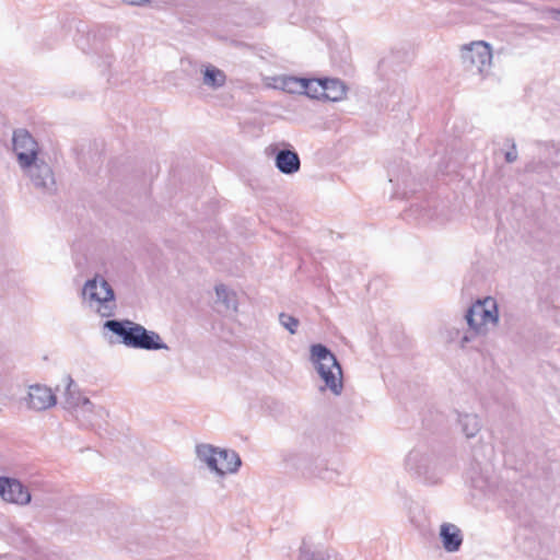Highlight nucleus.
<instances>
[{
	"instance_id": "1",
	"label": "nucleus",
	"mask_w": 560,
	"mask_h": 560,
	"mask_svg": "<svg viewBox=\"0 0 560 560\" xmlns=\"http://www.w3.org/2000/svg\"><path fill=\"white\" fill-rule=\"evenodd\" d=\"M104 329L118 337V341L126 347L143 350H168L160 335L153 330H148L140 324L130 319H107Z\"/></svg>"
},
{
	"instance_id": "2",
	"label": "nucleus",
	"mask_w": 560,
	"mask_h": 560,
	"mask_svg": "<svg viewBox=\"0 0 560 560\" xmlns=\"http://www.w3.org/2000/svg\"><path fill=\"white\" fill-rule=\"evenodd\" d=\"M465 319L468 329L462 335L459 330H456V336H460V348H465L466 345L472 341L477 336L486 335L489 324L493 326L498 324L499 312L497 301L490 296L483 300H477L467 310Z\"/></svg>"
},
{
	"instance_id": "3",
	"label": "nucleus",
	"mask_w": 560,
	"mask_h": 560,
	"mask_svg": "<svg viewBox=\"0 0 560 560\" xmlns=\"http://www.w3.org/2000/svg\"><path fill=\"white\" fill-rule=\"evenodd\" d=\"M446 462L445 457L438 456L427 443H419L408 453L405 466L424 481L436 483L447 469Z\"/></svg>"
},
{
	"instance_id": "4",
	"label": "nucleus",
	"mask_w": 560,
	"mask_h": 560,
	"mask_svg": "<svg viewBox=\"0 0 560 560\" xmlns=\"http://www.w3.org/2000/svg\"><path fill=\"white\" fill-rule=\"evenodd\" d=\"M312 363L317 373L332 394L340 395L343 389L342 369L336 355L322 343L311 346Z\"/></svg>"
},
{
	"instance_id": "5",
	"label": "nucleus",
	"mask_w": 560,
	"mask_h": 560,
	"mask_svg": "<svg viewBox=\"0 0 560 560\" xmlns=\"http://www.w3.org/2000/svg\"><path fill=\"white\" fill-rule=\"evenodd\" d=\"M82 298L102 317H110L117 307L115 292L110 284L100 276L89 279L82 288Z\"/></svg>"
},
{
	"instance_id": "6",
	"label": "nucleus",
	"mask_w": 560,
	"mask_h": 560,
	"mask_svg": "<svg viewBox=\"0 0 560 560\" xmlns=\"http://www.w3.org/2000/svg\"><path fill=\"white\" fill-rule=\"evenodd\" d=\"M462 63L464 69L476 75L485 78L492 66V50L486 42H472L462 48Z\"/></svg>"
},
{
	"instance_id": "7",
	"label": "nucleus",
	"mask_w": 560,
	"mask_h": 560,
	"mask_svg": "<svg viewBox=\"0 0 560 560\" xmlns=\"http://www.w3.org/2000/svg\"><path fill=\"white\" fill-rule=\"evenodd\" d=\"M13 151L22 170L32 166L39 158V145L27 129L19 128L13 131Z\"/></svg>"
},
{
	"instance_id": "8",
	"label": "nucleus",
	"mask_w": 560,
	"mask_h": 560,
	"mask_svg": "<svg viewBox=\"0 0 560 560\" xmlns=\"http://www.w3.org/2000/svg\"><path fill=\"white\" fill-rule=\"evenodd\" d=\"M26 173L33 186L42 194L52 195L57 190L55 174L44 160L38 159L32 166L26 167Z\"/></svg>"
},
{
	"instance_id": "9",
	"label": "nucleus",
	"mask_w": 560,
	"mask_h": 560,
	"mask_svg": "<svg viewBox=\"0 0 560 560\" xmlns=\"http://www.w3.org/2000/svg\"><path fill=\"white\" fill-rule=\"evenodd\" d=\"M0 497L19 505H26L32 499L28 489L20 480L5 476H0Z\"/></svg>"
},
{
	"instance_id": "10",
	"label": "nucleus",
	"mask_w": 560,
	"mask_h": 560,
	"mask_svg": "<svg viewBox=\"0 0 560 560\" xmlns=\"http://www.w3.org/2000/svg\"><path fill=\"white\" fill-rule=\"evenodd\" d=\"M56 396L44 385H32L28 389L27 406L36 411L46 410L56 405Z\"/></svg>"
},
{
	"instance_id": "11",
	"label": "nucleus",
	"mask_w": 560,
	"mask_h": 560,
	"mask_svg": "<svg viewBox=\"0 0 560 560\" xmlns=\"http://www.w3.org/2000/svg\"><path fill=\"white\" fill-rule=\"evenodd\" d=\"M63 382L66 384L63 393L66 408L71 409L81 406L83 410L91 411L93 408V404L89 398L81 396L78 386L72 380V377L70 375H66L63 377Z\"/></svg>"
},
{
	"instance_id": "12",
	"label": "nucleus",
	"mask_w": 560,
	"mask_h": 560,
	"mask_svg": "<svg viewBox=\"0 0 560 560\" xmlns=\"http://www.w3.org/2000/svg\"><path fill=\"white\" fill-rule=\"evenodd\" d=\"M440 539L447 552H456L463 544L462 530L455 524L443 523L440 527Z\"/></svg>"
},
{
	"instance_id": "13",
	"label": "nucleus",
	"mask_w": 560,
	"mask_h": 560,
	"mask_svg": "<svg viewBox=\"0 0 560 560\" xmlns=\"http://www.w3.org/2000/svg\"><path fill=\"white\" fill-rule=\"evenodd\" d=\"M275 165L280 173L292 175L299 172L301 167V160L295 151L281 149L276 153Z\"/></svg>"
},
{
	"instance_id": "14",
	"label": "nucleus",
	"mask_w": 560,
	"mask_h": 560,
	"mask_svg": "<svg viewBox=\"0 0 560 560\" xmlns=\"http://www.w3.org/2000/svg\"><path fill=\"white\" fill-rule=\"evenodd\" d=\"M215 460L217 468H213V470L219 475L236 472L242 464L238 454L231 450L219 448Z\"/></svg>"
},
{
	"instance_id": "15",
	"label": "nucleus",
	"mask_w": 560,
	"mask_h": 560,
	"mask_svg": "<svg viewBox=\"0 0 560 560\" xmlns=\"http://www.w3.org/2000/svg\"><path fill=\"white\" fill-rule=\"evenodd\" d=\"M324 98L325 101L337 102L346 95L347 88L339 79H323Z\"/></svg>"
},
{
	"instance_id": "16",
	"label": "nucleus",
	"mask_w": 560,
	"mask_h": 560,
	"mask_svg": "<svg viewBox=\"0 0 560 560\" xmlns=\"http://www.w3.org/2000/svg\"><path fill=\"white\" fill-rule=\"evenodd\" d=\"M202 83L212 90L222 88L226 82L224 71L212 65L202 66Z\"/></svg>"
},
{
	"instance_id": "17",
	"label": "nucleus",
	"mask_w": 560,
	"mask_h": 560,
	"mask_svg": "<svg viewBox=\"0 0 560 560\" xmlns=\"http://www.w3.org/2000/svg\"><path fill=\"white\" fill-rule=\"evenodd\" d=\"M217 303L221 304L223 311L236 312L237 311V296L234 291H231L224 284L215 285Z\"/></svg>"
},
{
	"instance_id": "18",
	"label": "nucleus",
	"mask_w": 560,
	"mask_h": 560,
	"mask_svg": "<svg viewBox=\"0 0 560 560\" xmlns=\"http://www.w3.org/2000/svg\"><path fill=\"white\" fill-rule=\"evenodd\" d=\"M457 422L468 439L476 436L481 429L479 418L475 413H458Z\"/></svg>"
},
{
	"instance_id": "19",
	"label": "nucleus",
	"mask_w": 560,
	"mask_h": 560,
	"mask_svg": "<svg viewBox=\"0 0 560 560\" xmlns=\"http://www.w3.org/2000/svg\"><path fill=\"white\" fill-rule=\"evenodd\" d=\"M542 162H530L526 165L527 172H539ZM544 164L546 167L560 165V149L553 145L546 148V155Z\"/></svg>"
},
{
	"instance_id": "20",
	"label": "nucleus",
	"mask_w": 560,
	"mask_h": 560,
	"mask_svg": "<svg viewBox=\"0 0 560 560\" xmlns=\"http://www.w3.org/2000/svg\"><path fill=\"white\" fill-rule=\"evenodd\" d=\"M308 79L298 77H283L281 79V89L288 93L303 94L307 89Z\"/></svg>"
},
{
	"instance_id": "21",
	"label": "nucleus",
	"mask_w": 560,
	"mask_h": 560,
	"mask_svg": "<svg viewBox=\"0 0 560 560\" xmlns=\"http://www.w3.org/2000/svg\"><path fill=\"white\" fill-rule=\"evenodd\" d=\"M219 448H215L209 444H200L196 447V453L198 458L201 462H205L208 467L213 470V468H217V460L215 456Z\"/></svg>"
},
{
	"instance_id": "22",
	"label": "nucleus",
	"mask_w": 560,
	"mask_h": 560,
	"mask_svg": "<svg viewBox=\"0 0 560 560\" xmlns=\"http://www.w3.org/2000/svg\"><path fill=\"white\" fill-rule=\"evenodd\" d=\"M323 79H308L307 89L303 92V94L311 98L323 100Z\"/></svg>"
},
{
	"instance_id": "23",
	"label": "nucleus",
	"mask_w": 560,
	"mask_h": 560,
	"mask_svg": "<svg viewBox=\"0 0 560 560\" xmlns=\"http://www.w3.org/2000/svg\"><path fill=\"white\" fill-rule=\"evenodd\" d=\"M279 323L292 335L296 334L298 328L300 326V320L296 317L287 313L279 314Z\"/></svg>"
},
{
	"instance_id": "24",
	"label": "nucleus",
	"mask_w": 560,
	"mask_h": 560,
	"mask_svg": "<svg viewBox=\"0 0 560 560\" xmlns=\"http://www.w3.org/2000/svg\"><path fill=\"white\" fill-rule=\"evenodd\" d=\"M506 143L510 145V150L505 152V161L508 163H513L517 160V150L514 139L508 138Z\"/></svg>"
},
{
	"instance_id": "25",
	"label": "nucleus",
	"mask_w": 560,
	"mask_h": 560,
	"mask_svg": "<svg viewBox=\"0 0 560 560\" xmlns=\"http://www.w3.org/2000/svg\"><path fill=\"white\" fill-rule=\"evenodd\" d=\"M126 4L137 5V7H145L152 3V0H121Z\"/></svg>"
},
{
	"instance_id": "26",
	"label": "nucleus",
	"mask_w": 560,
	"mask_h": 560,
	"mask_svg": "<svg viewBox=\"0 0 560 560\" xmlns=\"http://www.w3.org/2000/svg\"><path fill=\"white\" fill-rule=\"evenodd\" d=\"M389 182L390 183H396V184H399L400 182V177L399 176H394L390 172H389Z\"/></svg>"
}]
</instances>
